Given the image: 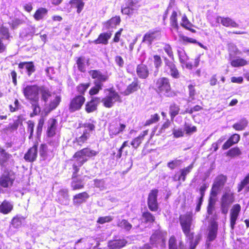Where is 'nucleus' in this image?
<instances>
[{
	"label": "nucleus",
	"instance_id": "obj_43",
	"mask_svg": "<svg viewBox=\"0 0 249 249\" xmlns=\"http://www.w3.org/2000/svg\"><path fill=\"white\" fill-rule=\"evenodd\" d=\"M47 10L44 8H39L35 13L34 15L35 18L39 20L43 18V17L47 14Z\"/></svg>",
	"mask_w": 249,
	"mask_h": 249
},
{
	"label": "nucleus",
	"instance_id": "obj_33",
	"mask_svg": "<svg viewBox=\"0 0 249 249\" xmlns=\"http://www.w3.org/2000/svg\"><path fill=\"white\" fill-rule=\"evenodd\" d=\"M13 208V205L10 202L4 200L0 205V212L4 214H7L12 211Z\"/></svg>",
	"mask_w": 249,
	"mask_h": 249
},
{
	"label": "nucleus",
	"instance_id": "obj_10",
	"mask_svg": "<svg viewBox=\"0 0 249 249\" xmlns=\"http://www.w3.org/2000/svg\"><path fill=\"white\" fill-rule=\"evenodd\" d=\"M85 98L82 95H77L72 98L69 105V110L71 112L80 110L85 102Z\"/></svg>",
	"mask_w": 249,
	"mask_h": 249
},
{
	"label": "nucleus",
	"instance_id": "obj_22",
	"mask_svg": "<svg viewBox=\"0 0 249 249\" xmlns=\"http://www.w3.org/2000/svg\"><path fill=\"white\" fill-rule=\"evenodd\" d=\"M93 239L91 237L83 238L78 240L75 243V249H83L85 248L90 247L92 245L91 241Z\"/></svg>",
	"mask_w": 249,
	"mask_h": 249
},
{
	"label": "nucleus",
	"instance_id": "obj_44",
	"mask_svg": "<svg viewBox=\"0 0 249 249\" xmlns=\"http://www.w3.org/2000/svg\"><path fill=\"white\" fill-rule=\"evenodd\" d=\"M231 65L234 67L243 66L247 64V61L241 58L233 59L231 61Z\"/></svg>",
	"mask_w": 249,
	"mask_h": 249
},
{
	"label": "nucleus",
	"instance_id": "obj_49",
	"mask_svg": "<svg viewBox=\"0 0 249 249\" xmlns=\"http://www.w3.org/2000/svg\"><path fill=\"white\" fill-rule=\"evenodd\" d=\"M182 161L181 160L176 159L175 160L169 162L167 163V166L170 169L173 170L175 168L179 166L182 163Z\"/></svg>",
	"mask_w": 249,
	"mask_h": 249
},
{
	"label": "nucleus",
	"instance_id": "obj_27",
	"mask_svg": "<svg viewBox=\"0 0 249 249\" xmlns=\"http://www.w3.org/2000/svg\"><path fill=\"white\" fill-rule=\"evenodd\" d=\"M147 134L148 130H145L143 131L142 133H141L138 137L134 139L131 142V144L133 147L135 149L137 148L143 140L144 137L146 136Z\"/></svg>",
	"mask_w": 249,
	"mask_h": 249
},
{
	"label": "nucleus",
	"instance_id": "obj_36",
	"mask_svg": "<svg viewBox=\"0 0 249 249\" xmlns=\"http://www.w3.org/2000/svg\"><path fill=\"white\" fill-rule=\"evenodd\" d=\"M12 157V155L6 152L4 149L0 147V164H4Z\"/></svg>",
	"mask_w": 249,
	"mask_h": 249
},
{
	"label": "nucleus",
	"instance_id": "obj_26",
	"mask_svg": "<svg viewBox=\"0 0 249 249\" xmlns=\"http://www.w3.org/2000/svg\"><path fill=\"white\" fill-rule=\"evenodd\" d=\"M136 72L138 76L141 78H146L149 75V71L147 67L143 64H140L138 65Z\"/></svg>",
	"mask_w": 249,
	"mask_h": 249
},
{
	"label": "nucleus",
	"instance_id": "obj_7",
	"mask_svg": "<svg viewBox=\"0 0 249 249\" xmlns=\"http://www.w3.org/2000/svg\"><path fill=\"white\" fill-rule=\"evenodd\" d=\"M154 89L158 93H163L169 96V92L171 90L169 80L166 77H160L157 79L155 83Z\"/></svg>",
	"mask_w": 249,
	"mask_h": 249
},
{
	"label": "nucleus",
	"instance_id": "obj_9",
	"mask_svg": "<svg viewBox=\"0 0 249 249\" xmlns=\"http://www.w3.org/2000/svg\"><path fill=\"white\" fill-rule=\"evenodd\" d=\"M89 75L94 79L95 85L103 86V83L108 80V77L106 74H103L99 70H90L89 72Z\"/></svg>",
	"mask_w": 249,
	"mask_h": 249
},
{
	"label": "nucleus",
	"instance_id": "obj_63",
	"mask_svg": "<svg viewBox=\"0 0 249 249\" xmlns=\"http://www.w3.org/2000/svg\"><path fill=\"white\" fill-rule=\"evenodd\" d=\"M103 86H100V88L97 85H95V86L89 90V94L91 95H93L96 94L98 93V92L102 89Z\"/></svg>",
	"mask_w": 249,
	"mask_h": 249
},
{
	"label": "nucleus",
	"instance_id": "obj_46",
	"mask_svg": "<svg viewBox=\"0 0 249 249\" xmlns=\"http://www.w3.org/2000/svg\"><path fill=\"white\" fill-rule=\"evenodd\" d=\"M242 153L240 149L238 147L230 149L227 153V156L233 158L241 155Z\"/></svg>",
	"mask_w": 249,
	"mask_h": 249
},
{
	"label": "nucleus",
	"instance_id": "obj_15",
	"mask_svg": "<svg viewBox=\"0 0 249 249\" xmlns=\"http://www.w3.org/2000/svg\"><path fill=\"white\" fill-rule=\"evenodd\" d=\"M165 68L167 71L169 70V73L174 78H178L179 77V72L177 69L175 64L172 61H170L167 58L164 59Z\"/></svg>",
	"mask_w": 249,
	"mask_h": 249
},
{
	"label": "nucleus",
	"instance_id": "obj_35",
	"mask_svg": "<svg viewBox=\"0 0 249 249\" xmlns=\"http://www.w3.org/2000/svg\"><path fill=\"white\" fill-rule=\"evenodd\" d=\"M248 121L245 118H243L238 122L234 124L232 127L236 130L240 131L244 130L247 126Z\"/></svg>",
	"mask_w": 249,
	"mask_h": 249
},
{
	"label": "nucleus",
	"instance_id": "obj_41",
	"mask_svg": "<svg viewBox=\"0 0 249 249\" xmlns=\"http://www.w3.org/2000/svg\"><path fill=\"white\" fill-rule=\"evenodd\" d=\"M244 188L249 191V173L245 177L244 179L238 184V192H240Z\"/></svg>",
	"mask_w": 249,
	"mask_h": 249
},
{
	"label": "nucleus",
	"instance_id": "obj_28",
	"mask_svg": "<svg viewBox=\"0 0 249 249\" xmlns=\"http://www.w3.org/2000/svg\"><path fill=\"white\" fill-rule=\"evenodd\" d=\"M118 227L126 231H129L132 228V225L127 220L124 219H119L117 222Z\"/></svg>",
	"mask_w": 249,
	"mask_h": 249
},
{
	"label": "nucleus",
	"instance_id": "obj_6",
	"mask_svg": "<svg viewBox=\"0 0 249 249\" xmlns=\"http://www.w3.org/2000/svg\"><path fill=\"white\" fill-rule=\"evenodd\" d=\"M40 89L36 85H27L23 88L22 92L25 98L31 103H36L39 101Z\"/></svg>",
	"mask_w": 249,
	"mask_h": 249
},
{
	"label": "nucleus",
	"instance_id": "obj_16",
	"mask_svg": "<svg viewBox=\"0 0 249 249\" xmlns=\"http://www.w3.org/2000/svg\"><path fill=\"white\" fill-rule=\"evenodd\" d=\"M101 102L99 97H92L90 101L87 102L85 105V111L88 113L93 112L97 110V107Z\"/></svg>",
	"mask_w": 249,
	"mask_h": 249
},
{
	"label": "nucleus",
	"instance_id": "obj_4",
	"mask_svg": "<svg viewBox=\"0 0 249 249\" xmlns=\"http://www.w3.org/2000/svg\"><path fill=\"white\" fill-rule=\"evenodd\" d=\"M192 221L193 214L191 212L187 213L179 216V221L182 231L186 237L190 240H192L193 238V234L191 232L190 230Z\"/></svg>",
	"mask_w": 249,
	"mask_h": 249
},
{
	"label": "nucleus",
	"instance_id": "obj_40",
	"mask_svg": "<svg viewBox=\"0 0 249 249\" xmlns=\"http://www.w3.org/2000/svg\"><path fill=\"white\" fill-rule=\"evenodd\" d=\"M193 168V163L191 164L188 167L184 168L180 170V175L178 177V180H182L184 181L186 178V176L189 174Z\"/></svg>",
	"mask_w": 249,
	"mask_h": 249
},
{
	"label": "nucleus",
	"instance_id": "obj_25",
	"mask_svg": "<svg viewBox=\"0 0 249 249\" xmlns=\"http://www.w3.org/2000/svg\"><path fill=\"white\" fill-rule=\"evenodd\" d=\"M126 243L124 239L114 240L108 242V247L110 249H120L125 246Z\"/></svg>",
	"mask_w": 249,
	"mask_h": 249
},
{
	"label": "nucleus",
	"instance_id": "obj_14",
	"mask_svg": "<svg viewBox=\"0 0 249 249\" xmlns=\"http://www.w3.org/2000/svg\"><path fill=\"white\" fill-rule=\"evenodd\" d=\"M160 37V33L159 31H150L146 33L143 37L142 42L147 43L148 45L156 40H159Z\"/></svg>",
	"mask_w": 249,
	"mask_h": 249
},
{
	"label": "nucleus",
	"instance_id": "obj_48",
	"mask_svg": "<svg viewBox=\"0 0 249 249\" xmlns=\"http://www.w3.org/2000/svg\"><path fill=\"white\" fill-rule=\"evenodd\" d=\"M89 136V134L88 133L87 130H86L83 135L76 139L78 144L80 145H82L88 140Z\"/></svg>",
	"mask_w": 249,
	"mask_h": 249
},
{
	"label": "nucleus",
	"instance_id": "obj_51",
	"mask_svg": "<svg viewBox=\"0 0 249 249\" xmlns=\"http://www.w3.org/2000/svg\"><path fill=\"white\" fill-rule=\"evenodd\" d=\"M179 41L182 42L184 44L186 43H196L197 41L192 38H189L187 36H184L183 35H180L179 36Z\"/></svg>",
	"mask_w": 249,
	"mask_h": 249
},
{
	"label": "nucleus",
	"instance_id": "obj_50",
	"mask_svg": "<svg viewBox=\"0 0 249 249\" xmlns=\"http://www.w3.org/2000/svg\"><path fill=\"white\" fill-rule=\"evenodd\" d=\"M142 217L146 222L152 223L155 220V217L149 212L143 213Z\"/></svg>",
	"mask_w": 249,
	"mask_h": 249
},
{
	"label": "nucleus",
	"instance_id": "obj_58",
	"mask_svg": "<svg viewBox=\"0 0 249 249\" xmlns=\"http://www.w3.org/2000/svg\"><path fill=\"white\" fill-rule=\"evenodd\" d=\"M47 151V146L46 144H41L39 148V154L43 158L46 157Z\"/></svg>",
	"mask_w": 249,
	"mask_h": 249
},
{
	"label": "nucleus",
	"instance_id": "obj_19",
	"mask_svg": "<svg viewBox=\"0 0 249 249\" xmlns=\"http://www.w3.org/2000/svg\"><path fill=\"white\" fill-rule=\"evenodd\" d=\"M14 178L8 172H4L0 178V184L3 187H8L13 184Z\"/></svg>",
	"mask_w": 249,
	"mask_h": 249
},
{
	"label": "nucleus",
	"instance_id": "obj_47",
	"mask_svg": "<svg viewBox=\"0 0 249 249\" xmlns=\"http://www.w3.org/2000/svg\"><path fill=\"white\" fill-rule=\"evenodd\" d=\"M24 219V218L23 216H17L13 218L12 224L15 228H18L21 225Z\"/></svg>",
	"mask_w": 249,
	"mask_h": 249
},
{
	"label": "nucleus",
	"instance_id": "obj_11",
	"mask_svg": "<svg viewBox=\"0 0 249 249\" xmlns=\"http://www.w3.org/2000/svg\"><path fill=\"white\" fill-rule=\"evenodd\" d=\"M241 209V206L238 204L232 206L230 212V226L231 230H233L236 224Z\"/></svg>",
	"mask_w": 249,
	"mask_h": 249
},
{
	"label": "nucleus",
	"instance_id": "obj_55",
	"mask_svg": "<svg viewBox=\"0 0 249 249\" xmlns=\"http://www.w3.org/2000/svg\"><path fill=\"white\" fill-rule=\"evenodd\" d=\"M163 50L170 57L173 59V52L172 51V49L170 45L168 44H165L164 46L163 47Z\"/></svg>",
	"mask_w": 249,
	"mask_h": 249
},
{
	"label": "nucleus",
	"instance_id": "obj_30",
	"mask_svg": "<svg viewBox=\"0 0 249 249\" xmlns=\"http://www.w3.org/2000/svg\"><path fill=\"white\" fill-rule=\"evenodd\" d=\"M76 174L77 173L74 174V172L73 173L72 181L71 183V187L73 190L81 189L84 186V184L81 179H79L75 178Z\"/></svg>",
	"mask_w": 249,
	"mask_h": 249
},
{
	"label": "nucleus",
	"instance_id": "obj_13",
	"mask_svg": "<svg viewBox=\"0 0 249 249\" xmlns=\"http://www.w3.org/2000/svg\"><path fill=\"white\" fill-rule=\"evenodd\" d=\"M125 127V124H121L119 121L111 123L109 126V135L113 137V136L119 134L124 130Z\"/></svg>",
	"mask_w": 249,
	"mask_h": 249
},
{
	"label": "nucleus",
	"instance_id": "obj_60",
	"mask_svg": "<svg viewBox=\"0 0 249 249\" xmlns=\"http://www.w3.org/2000/svg\"><path fill=\"white\" fill-rule=\"evenodd\" d=\"M27 124H28L27 131L30 133V136L29 137V138L31 139L32 137L33 132H34V123L32 121H29L27 122Z\"/></svg>",
	"mask_w": 249,
	"mask_h": 249
},
{
	"label": "nucleus",
	"instance_id": "obj_5",
	"mask_svg": "<svg viewBox=\"0 0 249 249\" xmlns=\"http://www.w3.org/2000/svg\"><path fill=\"white\" fill-rule=\"evenodd\" d=\"M106 96L101 100V102L103 106L107 108L112 107L116 102H121L122 100L120 96L117 92L112 89H106Z\"/></svg>",
	"mask_w": 249,
	"mask_h": 249
},
{
	"label": "nucleus",
	"instance_id": "obj_32",
	"mask_svg": "<svg viewBox=\"0 0 249 249\" xmlns=\"http://www.w3.org/2000/svg\"><path fill=\"white\" fill-rule=\"evenodd\" d=\"M160 241H164V233L160 231H156L150 237V242L152 244H156Z\"/></svg>",
	"mask_w": 249,
	"mask_h": 249
},
{
	"label": "nucleus",
	"instance_id": "obj_34",
	"mask_svg": "<svg viewBox=\"0 0 249 249\" xmlns=\"http://www.w3.org/2000/svg\"><path fill=\"white\" fill-rule=\"evenodd\" d=\"M120 21V17L119 16H116L115 17L111 18L110 20L107 21L105 24V25L107 29H109L110 28H114L116 25L119 24Z\"/></svg>",
	"mask_w": 249,
	"mask_h": 249
},
{
	"label": "nucleus",
	"instance_id": "obj_42",
	"mask_svg": "<svg viewBox=\"0 0 249 249\" xmlns=\"http://www.w3.org/2000/svg\"><path fill=\"white\" fill-rule=\"evenodd\" d=\"M70 3L72 6H75L77 8V12L78 13H80L82 11L84 6V3L82 0H71Z\"/></svg>",
	"mask_w": 249,
	"mask_h": 249
},
{
	"label": "nucleus",
	"instance_id": "obj_53",
	"mask_svg": "<svg viewBox=\"0 0 249 249\" xmlns=\"http://www.w3.org/2000/svg\"><path fill=\"white\" fill-rule=\"evenodd\" d=\"M181 25L185 28H189V27H192L193 25L189 21L186 15H184L182 18V22Z\"/></svg>",
	"mask_w": 249,
	"mask_h": 249
},
{
	"label": "nucleus",
	"instance_id": "obj_54",
	"mask_svg": "<svg viewBox=\"0 0 249 249\" xmlns=\"http://www.w3.org/2000/svg\"><path fill=\"white\" fill-rule=\"evenodd\" d=\"M154 63L155 68L158 70V69L161 66L162 60L160 57L158 55H155L153 56Z\"/></svg>",
	"mask_w": 249,
	"mask_h": 249
},
{
	"label": "nucleus",
	"instance_id": "obj_52",
	"mask_svg": "<svg viewBox=\"0 0 249 249\" xmlns=\"http://www.w3.org/2000/svg\"><path fill=\"white\" fill-rule=\"evenodd\" d=\"M125 5L131 8L133 11L138 8L137 1L136 0H127Z\"/></svg>",
	"mask_w": 249,
	"mask_h": 249
},
{
	"label": "nucleus",
	"instance_id": "obj_3",
	"mask_svg": "<svg viewBox=\"0 0 249 249\" xmlns=\"http://www.w3.org/2000/svg\"><path fill=\"white\" fill-rule=\"evenodd\" d=\"M234 201L235 196L233 191L229 188H225L220 198V210L222 213L227 214Z\"/></svg>",
	"mask_w": 249,
	"mask_h": 249
},
{
	"label": "nucleus",
	"instance_id": "obj_12",
	"mask_svg": "<svg viewBox=\"0 0 249 249\" xmlns=\"http://www.w3.org/2000/svg\"><path fill=\"white\" fill-rule=\"evenodd\" d=\"M158 190L157 189L152 190L149 194L147 203L148 208L152 211H156L158 208L157 202V196Z\"/></svg>",
	"mask_w": 249,
	"mask_h": 249
},
{
	"label": "nucleus",
	"instance_id": "obj_2",
	"mask_svg": "<svg viewBox=\"0 0 249 249\" xmlns=\"http://www.w3.org/2000/svg\"><path fill=\"white\" fill-rule=\"evenodd\" d=\"M41 99L45 104L50 102L49 108L51 110L54 109L61 101V97L51 92L49 89L45 87L40 89Z\"/></svg>",
	"mask_w": 249,
	"mask_h": 249
},
{
	"label": "nucleus",
	"instance_id": "obj_18",
	"mask_svg": "<svg viewBox=\"0 0 249 249\" xmlns=\"http://www.w3.org/2000/svg\"><path fill=\"white\" fill-rule=\"evenodd\" d=\"M37 142L36 143H35L34 145L31 147L25 154L24 159L26 161L28 162H33L36 160L37 156Z\"/></svg>",
	"mask_w": 249,
	"mask_h": 249
},
{
	"label": "nucleus",
	"instance_id": "obj_38",
	"mask_svg": "<svg viewBox=\"0 0 249 249\" xmlns=\"http://www.w3.org/2000/svg\"><path fill=\"white\" fill-rule=\"evenodd\" d=\"M179 107L175 103H172L170 105L169 107V114L172 120H173L175 116L179 113Z\"/></svg>",
	"mask_w": 249,
	"mask_h": 249
},
{
	"label": "nucleus",
	"instance_id": "obj_61",
	"mask_svg": "<svg viewBox=\"0 0 249 249\" xmlns=\"http://www.w3.org/2000/svg\"><path fill=\"white\" fill-rule=\"evenodd\" d=\"M89 84H80L77 87V91L80 93V94H84V92L86 91V90L88 89V88L89 87Z\"/></svg>",
	"mask_w": 249,
	"mask_h": 249
},
{
	"label": "nucleus",
	"instance_id": "obj_64",
	"mask_svg": "<svg viewBox=\"0 0 249 249\" xmlns=\"http://www.w3.org/2000/svg\"><path fill=\"white\" fill-rule=\"evenodd\" d=\"M133 11H134L132 10L131 8L127 6L126 5L122 7V12L123 14L125 15H130L133 13Z\"/></svg>",
	"mask_w": 249,
	"mask_h": 249
},
{
	"label": "nucleus",
	"instance_id": "obj_59",
	"mask_svg": "<svg viewBox=\"0 0 249 249\" xmlns=\"http://www.w3.org/2000/svg\"><path fill=\"white\" fill-rule=\"evenodd\" d=\"M112 217L110 216H106L104 217H100L97 220V222L101 224H103L106 222H108L112 221Z\"/></svg>",
	"mask_w": 249,
	"mask_h": 249
},
{
	"label": "nucleus",
	"instance_id": "obj_23",
	"mask_svg": "<svg viewBox=\"0 0 249 249\" xmlns=\"http://www.w3.org/2000/svg\"><path fill=\"white\" fill-rule=\"evenodd\" d=\"M47 133L49 137H53L55 134L57 126V121L54 119H50L48 121Z\"/></svg>",
	"mask_w": 249,
	"mask_h": 249
},
{
	"label": "nucleus",
	"instance_id": "obj_1",
	"mask_svg": "<svg viewBox=\"0 0 249 249\" xmlns=\"http://www.w3.org/2000/svg\"><path fill=\"white\" fill-rule=\"evenodd\" d=\"M98 153V152L89 148H83L76 152L73 156V158L76 159V160L72 166L74 174L79 171V167L88 160V158L94 157Z\"/></svg>",
	"mask_w": 249,
	"mask_h": 249
},
{
	"label": "nucleus",
	"instance_id": "obj_37",
	"mask_svg": "<svg viewBox=\"0 0 249 249\" xmlns=\"http://www.w3.org/2000/svg\"><path fill=\"white\" fill-rule=\"evenodd\" d=\"M178 12L176 10H173L170 17V25L172 28L176 30H178V25L177 20Z\"/></svg>",
	"mask_w": 249,
	"mask_h": 249
},
{
	"label": "nucleus",
	"instance_id": "obj_31",
	"mask_svg": "<svg viewBox=\"0 0 249 249\" xmlns=\"http://www.w3.org/2000/svg\"><path fill=\"white\" fill-rule=\"evenodd\" d=\"M111 34L109 33H105L101 34L98 38L94 40L95 44H107L108 39L111 37Z\"/></svg>",
	"mask_w": 249,
	"mask_h": 249
},
{
	"label": "nucleus",
	"instance_id": "obj_24",
	"mask_svg": "<svg viewBox=\"0 0 249 249\" xmlns=\"http://www.w3.org/2000/svg\"><path fill=\"white\" fill-rule=\"evenodd\" d=\"M216 21L225 27H237L238 26V24L229 18L218 17L216 18Z\"/></svg>",
	"mask_w": 249,
	"mask_h": 249
},
{
	"label": "nucleus",
	"instance_id": "obj_56",
	"mask_svg": "<svg viewBox=\"0 0 249 249\" xmlns=\"http://www.w3.org/2000/svg\"><path fill=\"white\" fill-rule=\"evenodd\" d=\"M44 124V119L43 118L39 119L36 128V133L38 136H40L41 134Z\"/></svg>",
	"mask_w": 249,
	"mask_h": 249
},
{
	"label": "nucleus",
	"instance_id": "obj_39",
	"mask_svg": "<svg viewBox=\"0 0 249 249\" xmlns=\"http://www.w3.org/2000/svg\"><path fill=\"white\" fill-rule=\"evenodd\" d=\"M59 195L63 197L59 198V201L61 204L67 205L69 202L68 191L67 190H62L59 191Z\"/></svg>",
	"mask_w": 249,
	"mask_h": 249
},
{
	"label": "nucleus",
	"instance_id": "obj_8",
	"mask_svg": "<svg viewBox=\"0 0 249 249\" xmlns=\"http://www.w3.org/2000/svg\"><path fill=\"white\" fill-rule=\"evenodd\" d=\"M227 180V177L223 175L217 176L214 180L211 189V194L216 196L223 188Z\"/></svg>",
	"mask_w": 249,
	"mask_h": 249
},
{
	"label": "nucleus",
	"instance_id": "obj_57",
	"mask_svg": "<svg viewBox=\"0 0 249 249\" xmlns=\"http://www.w3.org/2000/svg\"><path fill=\"white\" fill-rule=\"evenodd\" d=\"M169 249H177L176 244V239L175 236H172L169 240Z\"/></svg>",
	"mask_w": 249,
	"mask_h": 249
},
{
	"label": "nucleus",
	"instance_id": "obj_20",
	"mask_svg": "<svg viewBox=\"0 0 249 249\" xmlns=\"http://www.w3.org/2000/svg\"><path fill=\"white\" fill-rule=\"evenodd\" d=\"M89 198V195L86 192L77 194L73 197V204L75 206H79L82 203L86 202Z\"/></svg>",
	"mask_w": 249,
	"mask_h": 249
},
{
	"label": "nucleus",
	"instance_id": "obj_17",
	"mask_svg": "<svg viewBox=\"0 0 249 249\" xmlns=\"http://www.w3.org/2000/svg\"><path fill=\"white\" fill-rule=\"evenodd\" d=\"M218 224L215 221L211 222L208 229L207 242H212L215 240L217 236Z\"/></svg>",
	"mask_w": 249,
	"mask_h": 249
},
{
	"label": "nucleus",
	"instance_id": "obj_62",
	"mask_svg": "<svg viewBox=\"0 0 249 249\" xmlns=\"http://www.w3.org/2000/svg\"><path fill=\"white\" fill-rule=\"evenodd\" d=\"M25 68L27 69L29 76L35 71L34 65L32 62H26Z\"/></svg>",
	"mask_w": 249,
	"mask_h": 249
},
{
	"label": "nucleus",
	"instance_id": "obj_45",
	"mask_svg": "<svg viewBox=\"0 0 249 249\" xmlns=\"http://www.w3.org/2000/svg\"><path fill=\"white\" fill-rule=\"evenodd\" d=\"M85 59L84 57L81 56L79 57L77 61L76 64L78 70L81 72L86 71Z\"/></svg>",
	"mask_w": 249,
	"mask_h": 249
},
{
	"label": "nucleus",
	"instance_id": "obj_29",
	"mask_svg": "<svg viewBox=\"0 0 249 249\" xmlns=\"http://www.w3.org/2000/svg\"><path fill=\"white\" fill-rule=\"evenodd\" d=\"M139 88L140 86L138 81H134L127 87L125 90L124 91L123 94L125 96L128 95L137 91Z\"/></svg>",
	"mask_w": 249,
	"mask_h": 249
},
{
	"label": "nucleus",
	"instance_id": "obj_21",
	"mask_svg": "<svg viewBox=\"0 0 249 249\" xmlns=\"http://www.w3.org/2000/svg\"><path fill=\"white\" fill-rule=\"evenodd\" d=\"M178 56L180 63L182 66H185L187 69H192L193 65L191 63L188 62L189 57L184 50L182 49L178 50Z\"/></svg>",
	"mask_w": 249,
	"mask_h": 249
}]
</instances>
